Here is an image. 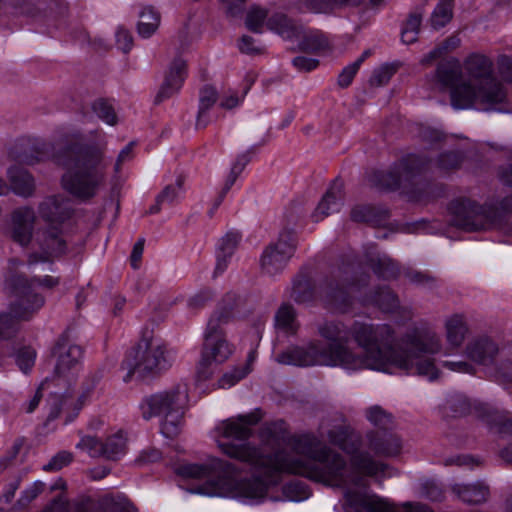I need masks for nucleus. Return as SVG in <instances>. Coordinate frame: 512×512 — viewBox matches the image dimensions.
Instances as JSON below:
<instances>
[{"label":"nucleus","mask_w":512,"mask_h":512,"mask_svg":"<svg viewBox=\"0 0 512 512\" xmlns=\"http://www.w3.org/2000/svg\"><path fill=\"white\" fill-rule=\"evenodd\" d=\"M263 417L260 409L228 418L215 427L219 449L228 457L250 466L252 476L236 480L239 468L228 461L217 459L215 467L222 475L220 481L205 490L210 494L230 495L248 500L263 499L270 486L277 485L282 472H290L329 486L360 485L362 478L349 473L345 459L324 445L316 436L304 434L289 438L283 421L265 425L260 437L272 452L251 443L234 444L225 440L246 441L252 436V427Z\"/></svg>","instance_id":"nucleus-1"},{"label":"nucleus","mask_w":512,"mask_h":512,"mask_svg":"<svg viewBox=\"0 0 512 512\" xmlns=\"http://www.w3.org/2000/svg\"><path fill=\"white\" fill-rule=\"evenodd\" d=\"M318 335L327 341H310L302 346H289L278 353L279 364L299 367L329 366L347 371L376 370L388 372L395 367L407 372L415 368L416 373L435 380L439 370L434 360L426 354L440 352L439 335L429 328L414 327L393 345L394 328L386 323L372 324L355 321L347 327L341 321H324L317 326Z\"/></svg>","instance_id":"nucleus-2"},{"label":"nucleus","mask_w":512,"mask_h":512,"mask_svg":"<svg viewBox=\"0 0 512 512\" xmlns=\"http://www.w3.org/2000/svg\"><path fill=\"white\" fill-rule=\"evenodd\" d=\"M107 141L103 134H95L91 141L73 142L56 146L45 141H35L31 154L25 152L21 161L33 164L52 159L65 172L61 176V186L74 198L89 202L106 185L109 162L106 157Z\"/></svg>","instance_id":"nucleus-3"},{"label":"nucleus","mask_w":512,"mask_h":512,"mask_svg":"<svg viewBox=\"0 0 512 512\" xmlns=\"http://www.w3.org/2000/svg\"><path fill=\"white\" fill-rule=\"evenodd\" d=\"M465 81L451 93V105L455 109L477 107L483 111L498 110L507 99L503 84L494 74L493 61L486 55L472 53L463 62Z\"/></svg>","instance_id":"nucleus-4"},{"label":"nucleus","mask_w":512,"mask_h":512,"mask_svg":"<svg viewBox=\"0 0 512 512\" xmlns=\"http://www.w3.org/2000/svg\"><path fill=\"white\" fill-rule=\"evenodd\" d=\"M35 281L23 275L7 278V288L15 299L10 304V313H0V340L12 337L18 330V321L30 320L44 305V298L33 291Z\"/></svg>","instance_id":"nucleus-5"},{"label":"nucleus","mask_w":512,"mask_h":512,"mask_svg":"<svg viewBox=\"0 0 512 512\" xmlns=\"http://www.w3.org/2000/svg\"><path fill=\"white\" fill-rule=\"evenodd\" d=\"M168 365L161 340L154 335L153 330L145 328L138 344L122 362V368L127 370L123 380L127 383L133 376L148 379L158 375Z\"/></svg>","instance_id":"nucleus-6"},{"label":"nucleus","mask_w":512,"mask_h":512,"mask_svg":"<svg viewBox=\"0 0 512 512\" xmlns=\"http://www.w3.org/2000/svg\"><path fill=\"white\" fill-rule=\"evenodd\" d=\"M186 399L187 390L181 385L149 395L140 404L142 416L146 420L163 417L161 431L166 437L173 438L179 433Z\"/></svg>","instance_id":"nucleus-7"},{"label":"nucleus","mask_w":512,"mask_h":512,"mask_svg":"<svg viewBox=\"0 0 512 512\" xmlns=\"http://www.w3.org/2000/svg\"><path fill=\"white\" fill-rule=\"evenodd\" d=\"M366 284V276L357 282L333 276L325 279L319 285V298L323 305L332 312L347 313L352 309L356 296L359 300L363 296L362 288Z\"/></svg>","instance_id":"nucleus-8"},{"label":"nucleus","mask_w":512,"mask_h":512,"mask_svg":"<svg viewBox=\"0 0 512 512\" xmlns=\"http://www.w3.org/2000/svg\"><path fill=\"white\" fill-rule=\"evenodd\" d=\"M449 209L454 215V224L466 231L486 230L501 224L495 209L485 208L470 199L455 200Z\"/></svg>","instance_id":"nucleus-9"},{"label":"nucleus","mask_w":512,"mask_h":512,"mask_svg":"<svg viewBox=\"0 0 512 512\" xmlns=\"http://www.w3.org/2000/svg\"><path fill=\"white\" fill-rule=\"evenodd\" d=\"M422 167L421 159L418 156L410 155L389 171H374L369 177V182L379 189L403 188L408 191Z\"/></svg>","instance_id":"nucleus-10"},{"label":"nucleus","mask_w":512,"mask_h":512,"mask_svg":"<svg viewBox=\"0 0 512 512\" xmlns=\"http://www.w3.org/2000/svg\"><path fill=\"white\" fill-rule=\"evenodd\" d=\"M297 236L292 229L280 232L277 241L269 245L261 257V268L268 275L282 272L297 248Z\"/></svg>","instance_id":"nucleus-11"},{"label":"nucleus","mask_w":512,"mask_h":512,"mask_svg":"<svg viewBox=\"0 0 512 512\" xmlns=\"http://www.w3.org/2000/svg\"><path fill=\"white\" fill-rule=\"evenodd\" d=\"M136 506L123 494H106L97 502L77 503L72 512H137ZM45 512H71L68 503L57 498L47 507Z\"/></svg>","instance_id":"nucleus-12"},{"label":"nucleus","mask_w":512,"mask_h":512,"mask_svg":"<svg viewBox=\"0 0 512 512\" xmlns=\"http://www.w3.org/2000/svg\"><path fill=\"white\" fill-rule=\"evenodd\" d=\"M405 512H433L421 504H404ZM344 512H400L392 503L376 495L347 489L344 492Z\"/></svg>","instance_id":"nucleus-13"},{"label":"nucleus","mask_w":512,"mask_h":512,"mask_svg":"<svg viewBox=\"0 0 512 512\" xmlns=\"http://www.w3.org/2000/svg\"><path fill=\"white\" fill-rule=\"evenodd\" d=\"M34 251L29 255L28 264L51 262L53 258L63 255L66 250V241L56 227H49L37 231L33 241Z\"/></svg>","instance_id":"nucleus-14"},{"label":"nucleus","mask_w":512,"mask_h":512,"mask_svg":"<svg viewBox=\"0 0 512 512\" xmlns=\"http://www.w3.org/2000/svg\"><path fill=\"white\" fill-rule=\"evenodd\" d=\"M84 351L75 344L58 342L54 348L56 356L55 374L68 381L74 379L82 367Z\"/></svg>","instance_id":"nucleus-15"},{"label":"nucleus","mask_w":512,"mask_h":512,"mask_svg":"<svg viewBox=\"0 0 512 512\" xmlns=\"http://www.w3.org/2000/svg\"><path fill=\"white\" fill-rule=\"evenodd\" d=\"M363 305H376L385 313H400L406 319L413 317V312L408 307H401L397 295L388 287H379L373 294L360 297Z\"/></svg>","instance_id":"nucleus-16"},{"label":"nucleus","mask_w":512,"mask_h":512,"mask_svg":"<svg viewBox=\"0 0 512 512\" xmlns=\"http://www.w3.org/2000/svg\"><path fill=\"white\" fill-rule=\"evenodd\" d=\"M35 220L36 215L32 208L16 209L11 216L12 239L21 246H27L32 241Z\"/></svg>","instance_id":"nucleus-17"},{"label":"nucleus","mask_w":512,"mask_h":512,"mask_svg":"<svg viewBox=\"0 0 512 512\" xmlns=\"http://www.w3.org/2000/svg\"><path fill=\"white\" fill-rule=\"evenodd\" d=\"M186 66V62L181 58H176L172 61L165 75L164 82L155 97L156 103H161L180 90L186 76Z\"/></svg>","instance_id":"nucleus-18"},{"label":"nucleus","mask_w":512,"mask_h":512,"mask_svg":"<svg viewBox=\"0 0 512 512\" xmlns=\"http://www.w3.org/2000/svg\"><path fill=\"white\" fill-rule=\"evenodd\" d=\"M217 459H214L210 465L205 464H186L182 465L178 468V474L183 477L188 478H195V479H201V478H211L212 476H215L216 479L214 480H208L204 485L200 486L197 489L198 493L209 495V496H222V494H210L206 493L205 490L208 489V487L215 485L220 481V477L222 475V472L215 467V461ZM223 497H231L230 495H223Z\"/></svg>","instance_id":"nucleus-19"},{"label":"nucleus","mask_w":512,"mask_h":512,"mask_svg":"<svg viewBox=\"0 0 512 512\" xmlns=\"http://www.w3.org/2000/svg\"><path fill=\"white\" fill-rule=\"evenodd\" d=\"M40 216L50 224H60L72 215L70 202L64 196H50L39 205Z\"/></svg>","instance_id":"nucleus-20"},{"label":"nucleus","mask_w":512,"mask_h":512,"mask_svg":"<svg viewBox=\"0 0 512 512\" xmlns=\"http://www.w3.org/2000/svg\"><path fill=\"white\" fill-rule=\"evenodd\" d=\"M499 353L498 344L487 336L472 340L466 346L467 356L476 363L489 365Z\"/></svg>","instance_id":"nucleus-21"},{"label":"nucleus","mask_w":512,"mask_h":512,"mask_svg":"<svg viewBox=\"0 0 512 512\" xmlns=\"http://www.w3.org/2000/svg\"><path fill=\"white\" fill-rule=\"evenodd\" d=\"M343 202V184L334 181L312 214L314 222H320L330 214L339 211Z\"/></svg>","instance_id":"nucleus-22"},{"label":"nucleus","mask_w":512,"mask_h":512,"mask_svg":"<svg viewBox=\"0 0 512 512\" xmlns=\"http://www.w3.org/2000/svg\"><path fill=\"white\" fill-rule=\"evenodd\" d=\"M365 258L367 264L379 277L392 279L398 276L399 268L397 264L386 254H380L374 245H369L365 249Z\"/></svg>","instance_id":"nucleus-23"},{"label":"nucleus","mask_w":512,"mask_h":512,"mask_svg":"<svg viewBox=\"0 0 512 512\" xmlns=\"http://www.w3.org/2000/svg\"><path fill=\"white\" fill-rule=\"evenodd\" d=\"M463 78V65L456 58H449L440 62L436 69V79L444 87L453 89L458 87Z\"/></svg>","instance_id":"nucleus-24"},{"label":"nucleus","mask_w":512,"mask_h":512,"mask_svg":"<svg viewBox=\"0 0 512 512\" xmlns=\"http://www.w3.org/2000/svg\"><path fill=\"white\" fill-rule=\"evenodd\" d=\"M452 491L460 500L471 505H478L486 502L490 494L489 487L483 482H476L474 484H455L452 486Z\"/></svg>","instance_id":"nucleus-25"},{"label":"nucleus","mask_w":512,"mask_h":512,"mask_svg":"<svg viewBox=\"0 0 512 512\" xmlns=\"http://www.w3.org/2000/svg\"><path fill=\"white\" fill-rule=\"evenodd\" d=\"M477 406H485L492 411H497L496 409H493L492 407L483 403H475L472 405L469 399L462 394H453L449 396V398L446 400V409L452 412L453 416H463L472 413L476 417L485 421L488 424L487 414L485 413V411H481L480 413L484 414L485 416L481 417L480 415H478L476 411ZM489 419L492 420L493 417H489Z\"/></svg>","instance_id":"nucleus-26"},{"label":"nucleus","mask_w":512,"mask_h":512,"mask_svg":"<svg viewBox=\"0 0 512 512\" xmlns=\"http://www.w3.org/2000/svg\"><path fill=\"white\" fill-rule=\"evenodd\" d=\"M445 336L448 344L452 347H459L465 340L468 333V325L463 314H453L444 321Z\"/></svg>","instance_id":"nucleus-27"},{"label":"nucleus","mask_w":512,"mask_h":512,"mask_svg":"<svg viewBox=\"0 0 512 512\" xmlns=\"http://www.w3.org/2000/svg\"><path fill=\"white\" fill-rule=\"evenodd\" d=\"M241 238V234L236 231H229L221 238L217 252L215 274H220L225 271L231 256L234 254L241 241Z\"/></svg>","instance_id":"nucleus-28"},{"label":"nucleus","mask_w":512,"mask_h":512,"mask_svg":"<svg viewBox=\"0 0 512 512\" xmlns=\"http://www.w3.org/2000/svg\"><path fill=\"white\" fill-rule=\"evenodd\" d=\"M185 178L179 175L173 184L166 185L156 196L155 204L147 211L148 214H156L161 210L162 205H174L178 202L182 192Z\"/></svg>","instance_id":"nucleus-29"},{"label":"nucleus","mask_w":512,"mask_h":512,"mask_svg":"<svg viewBox=\"0 0 512 512\" xmlns=\"http://www.w3.org/2000/svg\"><path fill=\"white\" fill-rule=\"evenodd\" d=\"M8 177L11 189L17 195L29 197L34 193L35 181L28 171L19 167H12L8 170Z\"/></svg>","instance_id":"nucleus-30"},{"label":"nucleus","mask_w":512,"mask_h":512,"mask_svg":"<svg viewBox=\"0 0 512 512\" xmlns=\"http://www.w3.org/2000/svg\"><path fill=\"white\" fill-rule=\"evenodd\" d=\"M202 353L215 364L225 362L233 353L226 338H204Z\"/></svg>","instance_id":"nucleus-31"},{"label":"nucleus","mask_w":512,"mask_h":512,"mask_svg":"<svg viewBox=\"0 0 512 512\" xmlns=\"http://www.w3.org/2000/svg\"><path fill=\"white\" fill-rule=\"evenodd\" d=\"M351 465L360 474L376 477L385 472L387 465L375 461L368 452H359L352 456Z\"/></svg>","instance_id":"nucleus-32"},{"label":"nucleus","mask_w":512,"mask_h":512,"mask_svg":"<svg viewBox=\"0 0 512 512\" xmlns=\"http://www.w3.org/2000/svg\"><path fill=\"white\" fill-rule=\"evenodd\" d=\"M23 13L35 15L37 13L58 11L62 13L66 6L61 0H16Z\"/></svg>","instance_id":"nucleus-33"},{"label":"nucleus","mask_w":512,"mask_h":512,"mask_svg":"<svg viewBox=\"0 0 512 512\" xmlns=\"http://www.w3.org/2000/svg\"><path fill=\"white\" fill-rule=\"evenodd\" d=\"M231 319L230 309H221L211 315L208 320L204 338H225L224 325Z\"/></svg>","instance_id":"nucleus-34"},{"label":"nucleus","mask_w":512,"mask_h":512,"mask_svg":"<svg viewBox=\"0 0 512 512\" xmlns=\"http://www.w3.org/2000/svg\"><path fill=\"white\" fill-rule=\"evenodd\" d=\"M159 24L160 14L152 7H145L139 14L138 34L143 38H149L156 32Z\"/></svg>","instance_id":"nucleus-35"},{"label":"nucleus","mask_w":512,"mask_h":512,"mask_svg":"<svg viewBox=\"0 0 512 512\" xmlns=\"http://www.w3.org/2000/svg\"><path fill=\"white\" fill-rule=\"evenodd\" d=\"M366 419L375 427L389 430L394 427V416L380 405H373L365 410Z\"/></svg>","instance_id":"nucleus-36"},{"label":"nucleus","mask_w":512,"mask_h":512,"mask_svg":"<svg viewBox=\"0 0 512 512\" xmlns=\"http://www.w3.org/2000/svg\"><path fill=\"white\" fill-rule=\"evenodd\" d=\"M275 326L287 334H294L297 331L296 312L289 304H283L275 315Z\"/></svg>","instance_id":"nucleus-37"},{"label":"nucleus","mask_w":512,"mask_h":512,"mask_svg":"<svg viewBox=\"0 0 512 512\" xmlns=\"http://www.w3.org/2000/svg\"><path fill=\"white\" fill-rule=\"evenodd\" d=\"M364 0H306V7L315 13H330L344 6H358Z\"/></svg>","instance_id":"nucleus-38"},{"label":"nucleus","mask_w":512,"mask_h":512,"mask_svg":"<svg viewBox=\"0 0 512 512\" xmlns=\"http://www.w3.org/2000/svg\"><path fill=\"white\" fill-rule=\"evenodd\" d=\"M318 292L319 288L316 291L309 279L300 277L293 283L291 298L297 303H306L312 301L316 294L319 296Z\"/></svg>","instance_id":"nucleus-39"},{"label":"nucleus","mask_w":512,"mask_h":512,"mask_svg":"<svg viewBox=\"0 0 512 512\" xmlns=\"http://www.w3.org/2000/svg\"><path fill=\"white\" fill-rule=\"evenodd\" d=\"M102 457L107 459L116 460L120 456L125 454L126 451V439L121 433L114 434L102 442Z\"/></svg>","instance_id":"nucleus-40"},{"label":"nucleus","mask_w":512,"mask_h":512,"mask_svg":"<svg viewBox=\"0 0 512 512\" xmlns=\"http://www.w3.org/2000/svg\"><path fill=\"white\" fill-rule=\"evenodd\" d=\"M422 17L423 15L419 11L409 14L401 33V39L405 44H412L417 41Z\"/></svg>","instance_id":"nucleus-41"},{"label":"nucleus","mask_w":512,"mask_h":512,"mask_svg":"<svg viewBox=\"0 0 512 512\" xmlns=\"http://www.w3.org/2000/svg\"><path fill=\"white\" fill-rule=\"evenodd\" d=\"M267 26L285 38H291L296 32L292 20L282 13H276L268 18Z\"/></svg>","instance_id":"nucleus-42"},{"label":"nucleus","mask_w":512,"mask_h":512,"mask_svg":"<svg viewBox=\"0 0 512 512\" xmlns=\"http://www.w3.org/2000/svg\"><path fill=\"white\" fill-rule=\"evenodd\" d=\"M453 16V4L440 2L434 9L430 22L434 29H440L449 23Z\"/></svg>","instance_id":"nucleus-43"},{"label":"nucleus","mask_w":512,"mask_h":512,"mask_svg":"<svg viewBox=\"0 0 512 512\" xmlns=\"http://www.w3.org/2000/svg\"><path fill=\"white\" fill-rule=\"evenodd\" d=\"M460 45V39L456 36H451L445 39L441 44L431 50L423 59V64H429L435 59L440 58L445 53L456 49Z\"/></svg>","instance_id":"nucleus-44"},{"label":"nucleus","mask_w":512,"mask_h":512,"mask_svg":"<svg viewBox=\"0 0 512 512\" xmlns=\"http://www.w3.org/2000/svg\"><path fill=\"white\" fill-rule=\"evenodd\" d=\"M283 494L287 500L302 501L310 496V491L305 483L295 481L283 487Z\"/></svg>","instance_id":"nucleus-45"},{"label":"nucleus","mask_w":512,"mask_h":512,"mask_svg":"<svg viewBox=\"0 0 512 512\" xmlns=\"http://www.w3.org/2000/svg\"><path fill=\"white\" fill-rule=\"evenodd\" d=\"M93 112L109 125L116 124L117 117L112 105L105 99H97L92 104Z\"/></svg>","instance_id":"nucleus-46"},{"label":"nucleus","mask_w":512,"mask_h":512,"mask_svg":"<svg viewBox=\"0 0 512 512\" xmlns=\"http://www.w3.org/2000/svg\"><path fill=\"white\" fill-rule=\"evenodd\" d=\"M250 372L249 365L245 364L241 367H236L233 370L225 373L219 379L220 388H229L243 379Z\"/></svg>","instance_id":"nucleus-47"},{"label":"nucleus","mask_w":512,"mask_h":512,"mask_svg":"<svg viewBox=\"0 0 512 512\" xmlns=\"http://www.w3.org/2000/svg\"><path fill=\"white\" fill-rule=\"evenodd\" d=\"M267 17V12L264 9L253 7L249 10L246 17V27L255 33L261 32V27Z\"/></svg>","instance_id":"nucleus-48"},{"label":"nucleus","mask_w":512,"mask_h":512,"mask_svg":"<svg viewBox=\"0 0 512 512\" xmlns=\"http://www.w3.org/2000/svg\"><path fill=\"white\" fill-rule=\"evenodd\" d=\"M405 276L411 283L426 288H433L436 283L435 277L427 272L410 269L405 272Z\"/></svg>","instance_id":"nucleus-49"},{"label":"nucleus","mask_w":512,"mask_h":512,"mask_svg":"<svg viewBox=\"0 0 512 512\" xmlns=\"http://www.w3.org/2000/svg\"><path fill=\"white\" fill-rule=\"evenodd\" d=\"M36 352L30 347L20 349L16 355V362L21 371L27 373L34 365Z\"/></svg>","instance_id":"nucleus-50"},{"label":"nucleus","mask_w":512,"mask_h":512,"mask_svg":"<svg viewBox=\"0 0 512 512\" xmlns=\"http://www.w3.org/2000/svg\"><path fill=\"white\" fill-rule=\"evenodd\" d=\"M76 447L87 451L92 457H101L103 454L102 442L93 436L82 437Z\"/></svg>","instance_id":"nucleus-51"},{"label":"nucleus","mask_w":512,"mask_h":512,"mask_svg":"<svg viewBox=\"0 0 512 512\" xmlns=\"http://www.w3.org/2000/svg\"><path fill=\"white\" fill-rule=\"evenodd\" d=\"M73 455L67 451H61L51 458V460L43 466L44 471H58L71 463Z\"/></svg>","instance_id":"nucleus-52"},{"label":"nucleus","mask_w":512,"mask_h":512,"mask_svg":"<svg viewBox=\"0 0 512 512\" xmlns=\"http://www.w3.org/2000/svg\"><path fill=\"white\" fill-rule=\"evenodd\" d=\"M249 161L250 158L248 157L247 154H241L240 156L237 157L235 163L231 167L230 174L225 182L226 190H230V188L233 186L236 179L242 173V171L244 170L245 166L248 164Z\"/></svg>","instance_id":"nucleus-53"},{"label":"nucleus","mask_w":512,"mask_h":512,"mask_svg":"<svg viewBox=\"0 0 512 512\" xmlns=\"http://www.w3.org/2000/svg\"><path fill=\"white\" fill-rule=\"evenodd\" d=\"M395 68L389 65L381 66L373 72V75L370 78V83L373 86H382L389 82L393 74L395 73Z\"/></svg>","instance_id":"nucleus-54"},{"label":"nucleus","mask_w":512,"mask_h":512,"mask_svg":"<svg viewBox=\"0 0 512 512\" xmlns=\"http://www.w3.org/2000/svg\"><path fill=\"white\" fill-rule=\"evenodd\" d=\"M462 157L458 152H447L439 156L437 165L442 170H452L459 167Z\"/></svg>","instance_id":"nucleus-55"},{"label":"nucleus","mask_w":512,"mask_h":512,"mask_svg":"<svg viewBox=\"0 0 512 512\" xmlns=\"http://www.w3.org/2000/svg\"><path fill=\"white\" fill-rule=\"evenodd\" d=\"M214 361H211L209 358L205 357L203 353H201V358L196 367V378L198 381H206L211 378L214 368Z\"/></svg>","instance_id":"nucleus-56"},{"label":"nucleus","mask_w":512,"mask_h":512,"mask_svg":"<svg viewBox=\"0 0 512 512\" xmlns=\"http://www.w3.org/2000/svg\"><path fill=\"white\" fill-rule=\"evenodd\" d=\"M71 399L59 394H51L47 400L49 407L48 420H54L59 416L61 407Z\"/></svg>","instance_id":"nucleus-57"},{"label":"nucleus","mask_w":512,"mask_h":512,"mask_svg":"<svg viewBox=\"0 0 512 512\" xmlns=\"http://www.w3.org/2000/svg\"><path fill=\"white\" fill-rule=\"evenodd\" d=\"M45 483L42 481L34 482L30 487L22 492L21 497L18 500L19 505L26 506L33 501L40 493L43 492Z\"/></svg>","instance_id":"nucleus-58"},{"label":"nucleus","mask_w":512,"mask_h":512,"mask_svg":"<svg viewBox=\"0 0 512 512\" xmlns=\"http://www.w3.org/2000/svg\"><path fill=\"white\" fill-rule=\"evenodd\" d=\"M218 93L212 86H205L200 91L199 107L202 109H210L217 101Z\"/></svg>","instance_id":"nucleus-59"},{"label":"nucleus","mask_w":512,"mask_h":512,"mask_svg":"<svg viewBox=\"0 0 512 512\" xmlns=\"http://www.w3.org/2000/svg\"><path fill=\"white\" fill-rule=\"evenodd\" d=\"M375 210L371 206H356L351 211V218L356 222H371L374 219Z\"/></svg>","instance_id":"nucleus-60"},{"label":"nucleus","mask_w":512,"mask_h":512,"mask_svg":"<svg viewBox=\"0 0 512 512\" xmlns=\"http://www.w3.org/2000/svg\"><path fill=\"white\" fill-rule=\"evenodd\" d=\"M329 441L343 450H347L346 440L348 437V431L346 428L339 426L335 427L328 432Z\"/></svg>","instance_id":"nucleus-61"},{"label":"nucleus","mask_w":512,"mask_h":512,"mask_svg":"<svg viewBox=\"0 0 512 512\" xmlns=\"http://www.w3.org/2000/svg\"><path fill=\"white\" fill-rule=\"evenodd\" d=\"M213 295L209 290H202L195 295H193L188 300V307L193 310L203 308L211 299Z\"/></svg>","instance_id":"nucleus-62"},{"label":"nucleus","mask_w":512,"mask_h":512,"mask_svg":"<svg viewBox=\"0 0 512 512\" xmlns=\"http://www.w3.org/2000/svg\"><path fill=\"white\" fill-rule=\"evenodd\" d=\"M116 43L119 49L127 53L133 46V37L128 30L119 28L116 32Z\"/></svg>","instance_id":"nucleus-63"},{"label":"nucleus","mask_w":512,"mask_h":512,"mask_svg":"<svg viewBox=\"0 0 512 512\" xmlns=\"http://www.w3.org/2000/svg\"><path fill=\"white\" fill-rule=\"evenodd\" d=\"M254 38L248 35H243L238 44L239 50L244 54H260L262 53V48L256 46Z\"/></svg>","instance_id":"nucleus-64"}]
</instances>
